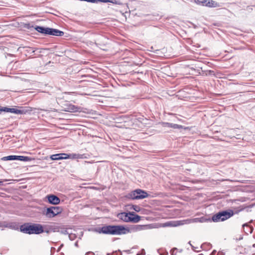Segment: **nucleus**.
I'll list each match as a JSON object with an SVG mask.
<instances>
[{
	"label": "nucleus",
	"mask_w": 255,
	"mask_h": 255,
	"mask_svg": "<svg viewBox=\"0 0 255 255\" xmlns=\"http://www.w3.org/2000/svg\"><path fill=\"white\" fill-rule=\"evenodd\" d=\"M112 255H122V253L120 251L119 252H117V251L115 252H113Z\"/></svg>",
	"instance_id": "c756f323"
},
{
	"label": "nucleus",
	"mask_w": 255,
	"mask_h": 255,
	"mask_svg": "<svg viewBox=\"0 0 255 255\" xmlns=\"http://www.w3.org/2000/svg\"><path fill=\"white\" fill-rule=\"evenodd\" d=\"M69 238L70 240H74L76 238V236L75 234H69Z\"/></svg>",
	"instance_id": "bb28decb"
},
{
	"label": "nucleus",
	"mask_w": 255,
	"mask_h": 255,
	"mask_svg": "<svg viewBox=\"0 0 255 255\" xmlns=\"http://www.w3.org/2000/svg\"><path fill=\"white\" fill-rule=\"evenodd\" d=\"M44 214L49 218H53L58 215V212L55 213L53 207L47 208Z\"/></svg>",
	"instance_id": "9d476101"
},
{
	"label": "nucleus",
	"mask_w": 255,
	"mask_h": 255,
	"mask_svg": "<svg viewBox=\"0 0 255 255\" xmlns=\"http://www.w3.org/2000/svg\"><path fill=\"white\" fill-rule=\"evenodd\" d=\"M221 216L222 221H225L234 215V211L232 210L222 211L219 212Z\"/></svg>",
	"instance_id": "20e7f679"
},
{
	"label": "nucleus",
	"mask_w": 255,
	"mask_h": 255,
	"mask_svg": "<svg viewBox=\"0 0 255 255\" xmlns=\"http://www.w3.org/2000/svg\"><path fill=\"white\" fill-rule=\"evenodd\" d=\"M120 11L121 12L123 13V10H120Z\"/></svg>",
	"instance_id": "ea45409f"
},
{
	"label": "nucleus",
	"mask_w": 255,
	"mask_h": 255,
	"mask_svg": "<svg viewBox=\"0 0 255 255\" xmlns=\"http://www.w3.org/2000/svg\"><path fill=\"white\" fill-rule=\"evenodd\" d=\"M8 113H11L16 114H22L24 113L23 110H18L14 108H8Z\"/></svg>",
	"instance_id": "dca6fc26"
},
{
	"label": "nucleus",
	"mask_w": 255,
	"mask_h": 255,
	"mask_svg": "<svg viewBox=\"0 0 255 255\" xmlns=\"http://www.w3.org/2000/svg\"><path fill=\"white\" fill-rule=\"evenodd\" d=\"M148 196V193L141 189H136L128 195V197L132 199H142Z\"/></svg>",
	"instance_id": "f03ea898"
},
{
	"label": "nucleus",
	"mask_w": 255,
	"mask_h": 255,
	"mask_svg": "<svg viewBox=\"0 0 255 255\" xmlns=\"http://www.w3.org/2000/svg\"><path fill=\"white\" fill-rule=\"evenodd\" d=\"M146 228V226H143V225H133L131 227H128V229L130 231V233L133 232H136L138 231H140L142 230L145 229Z\"/></svg>",
	"instance_id": "9b49d317"
},
{
	"label": "nucleus",
	"mask_w": 255,
	"mask_h": 255,
	"mask_svg": "<svg viewBox=\"0 0 255 255\" xmlns=\"http://www.w3.org/2000/svg\"><path fill=\"white\" fill-rule=\"evenodd\" d=\"M47 35L61 36L64 35V32L58 29L48 28Z\"/></svg>",
	"instance_id": "6e6552de"
},
{
	"label": "nucleus",
	"mask_w": 255,
	"mask_h": 255,
	"mask_svg": "<svg viewBox=\"0 0 255 255\" xmlns=\"http://www.w3.org/2000/svg\"><path fill=\"white\" fill-rule=\"evenodd\" d=\"M245 227H247L250 228L251 231H250V233H252V232L253 230V228L252 227L249 226L247 223H246V224H244V225H243V227L244 228Z\"/></svg>",
	"instance_id": "c85d7f7f"
},
{
	"label": "nucleus",
	"mask_w": 255,
	"mask_h": 255,
	"mask_svg": "<svg viewBox=\"0 0 255 255\" xmlns=\"http://www.w3.org/2000/svg\"><path fill=\"white\" fill-rule=\"evenodd\" d=\"M114 122H113V125H112L113 127H117L116 125H114Z\"/></svg>",
	"instance_id": "58836bf2"
},
{
	"label": "nucleus",
	"mask_w": 255,
	"mask_h": 255,
	"mask_svg": "<svg viewBox=\"0 0 255 255\" xmlns=\"http://www.w3.org/2000/svg\"><path fill=\"white\" fill-rule=\"evenodd\" d=\"M29 51H31L32 53L34 52V50H33V48L29 47Z\"/></svg>",
	"instance_id": "c9c22d12"
},
{
	"label": "nucleus",
	"mask_w": 255,
	"mask_h": 255,
	"mask_svg": "<svg viewBox=\"0 0 255 255\" xmlns=\"http://www.w3.org/2000/svg\"><path fill=\"white\" fill-rule=\"evenodd\" d=\"M32 27H33V26L31 25V24L29 23H25L24 25V27L27 28V29H30Z\"/></svg>",
	"instance_id": "cd10ccee"
},
{
	"label": "nucleus",
	"mask_w": 255,
	"mask_h": 255,
	"mask_svg": "<svg viewBox=\"0 0 255 255\" xmlns=\"http://www.w3.org/2000/svg\"><path fill=\"white\" fill-rule=\"evenodd\" d=\"M218 6V3L213 0H207L206 6L209 7H216Z\"/></svg>",
	"instance_id": "f3484780"
},
{
	"label": "nucleus",
	"mask_w": 255,
	"mask_h": 255,
	"mask_svg": "<svg viewBox=\"0 0 255 255\" xmlns=\"http://www.w3.org/2000/svg\"><path fill=\"white\" fill-rule=\"evenodd\" d=\"M189 244L191 245V246L192 247V249L193 251H196V250H195V248L194 247H193L191 244V243L190 242H189Z\"/></svg>",
	"instance_id": "f704fd0d"
},
{
	"label": "nucleus",
	"mask_w": 255,
	"mask_h": 255,
	"mask_svg": "<svg viewBox=\"0 0 255 255\" xmlns=\"http://www.w3.org/2000/svg\"><path fill=\"white\" fill-rule=\"evenodd\" d=\"M7 181V180H6V179H4L3 180H0V186L3 185V181Z\"/></svg>",
	"instance_id": "72a5a7b5"
},
{
	"label": "nucleus",
	"mask_w": 255,
	"mask_h": 255,
	"mask_svg": "<svg viewBox=\"0 0 255 255\" xmlns=\"http://www.w3.org/2000/svg\"><path fill=\"white\" fill-rule=\"evenodd\" d=\"M116 9V8H114V7L112 8V9Z\"/></svg>",
	"instance_id": "a19ab883"
},
{
	"label": "nucleus",
	"mask_w": 255,
	"mask_h": 255,
	"mask_svg": "<svg viewBox=\"0 0 255 255\" xmlns=\"http://www.w3.org/2000/svg\"><path fill=\"white\" fill-rule=\"evenodd\" d=\"M70 156L66 153H58L52 155L50 157L51 159L53 160H61L63 159H68Z\"/></svg>",
	"instance_id": "0eeeda50"
},
{
	"label": "nucleus",
	"mask_w": 255,
	"mask_h": 255,
	"mask_svg": "<svg viewBox=\"0 0 255 255\" xmlns=\"http://www.w3.org/2000/svg\"><path fill=\"white\" fill-rule=\"evenodd\" d=\"M77 108L75 106L72 105H69L68 106L67 110L65 111L70 112H74L77 111Z\"/></svg>",
	"instance_id": "aec40b11"
},
{
	"label": "nucleus",
	"mask_w": 255,
	"mask_h": 255,
	"mask_svg": "<svg viewBox=\"0 0 255 255\" xmlns=\"http://www.w3.org/2000/svg\"><path fill=\"white\" fill-rule=\"evenodd\" d=\"M163 126L164 127H168V128H173L174 129H182L183 128V127L182 125H179L176 124H172V123H163L162 124Z\"/></svg>",
	"instance_id": "f8f14e48"
},
{
	"label": "nucleus",
	"mask_w": 255,
	"mask_h": 255,
	"mask_svg": "<svg viewBox=\"0 0 255 255\" xmlns=\"http://www.w3.org/2000/svg\"><path fill=\"white\" fill-rule=\"evenodd\" d=\"M99 1V2H112V1L111 0H95V1L91 2V3H97Z\"/></svg>",
	"instance_id": "a878e982"
},
{
	"label": "nucleus",
	"mask_w": 255,
	"mask_h": 255,
	"mask_svg": "<svg viewBox=\"0 0 255 255\" xmlns=\"http://www.w3.org/2000/svg\"><path fill=\"white\" fill-rule=\"evenodd\" d=\"M80 156V154H74L72 155V157L73 158H79Z\"/></svg>",
	"instance_id": "7c9ffc66"
},
{
	"label": "nucleus",
	"mask_w": 255,
	"mask_h": 255,
	"mask_svg": "<svg viewBox=\"0 0 255 255\" xmlns=\"http://www.w3.org/2000/svg\"><path fill=\"white\" fill-rule=\"evenodd\" d=\"M128 217H129V220L128 222H132V223H137L138 222L141 217L136 214L134 212H128Z\"/></svg>",
	"instance_id": "423d86ee"
},
{
	"label": "nucleus",
	"mask_w": 255,
	"mask_h": 255,
	"mask_svg": "<svg viewBox=\"0 0 255 255\" xmlns=\"http://www.w3.org/2000/svg\"><path fill=\"white\" fill-rule=\"evenodd\" d=\"M16 160L20 161H27L29 160V157L28 156L16 155Z\"/></svg>",
	"instance_id": "412c9836"
},
{
	"label": "nucleus",
	"mask_w": 255,
	"mask_h": 255,
	"mask_svg": "<svg viewBox=\"0 0 255 255\" xmlns=\"http://www.w3.org/2000/svg\"><path fill=\"white\" fill-rule=\"evenodd\" d=\"M44 232H46V233H49V231L48 230H44Z\"/></svg>",
	"instance_id": "4c0bfd02"
},
{
	"label": "nucleus",
	"mask_w": 255,
	"mask_h": 255,
	"mask_svg": "<svg viewBox=\"0 0 255 255\" xmlns=\"http://www.w3.org/2000/svg\"><path fill=\"white\" fill-rule=\"evenodd\" d=\"M212 220L215 222H221L222 220L221 218L220 212H218L217 214L214 215L212 216Z\"/></svg>",
	"instance_id": "a211bd4d"
},
{
	"label": "nucleus",
	"mask_w": 255,
	"mask_h": 255,
	"mask_svg": "<svg viewBox=\"0 0 255 255\" xmlns=\"http://www.w3.org/2000/svg\"><path fill=\"white\" fill-rule=\"evenodd\" d=\"M85 255H95V254L92 252H89Z\"/></svg>",
	"instance_id": "473e14b6"
},
{
	"label": "nucleus",
	"mask_w": 255,
	"mask_h": 255,
	"mask_svg": "<svg viewBox=\"0 0 255 255\" xmlns=\"http://www.w3.org/2000/svg\"><path fill=\"white\" fill-rule=\"evenodd\" d=\"M48 202L53 205H58L60 203V198L55 195H49L46 196Z\"/></svg>",
	"instance_id": "39448f33"
},
{
	"label": "nucleus",
	"mask_w": 255,
	"mask_h": 255,
	"mask_svg": "<svg viewBox=\"0 0 255 255\" xmlns=\"http://www.w3.org/2000/svg\"><path fill=\"white\" fill-rule=\"evenodd\" d=\"M117 217H118L119 219L125 222H128V213L123 212L119 213L117 215Z\"/></svg>",
	"instance_id": "ddd939ff"
},
{
	"label": "nucleus",
	"mask_w": 255,
	"mask_h": 255,
	"mask_svg": "<svg viewBox=\"0 0 255 255\" xmlns=\"http://www.w3.org/2000/svg\"><path fill=\"white\" fill-rule=\"evenodd\" d=\"M139 207L137 206H133V209L136 211L138 212L139 211Z\"/></svg>",
	"instance_id": "2f4dec72"
},
{
	"label": "nucleus",
	"mask_w": 255,
	"mask_h": 255,
	"mask_svg": "<svg viewBox=\"0 0 255 255\" xmlns=\"http://www.w3.org/2000/svg\"><path fill=\"white\" fill-rule=\"evenodd\" d=\"M19 229L22 233L29 235H38L44 232L43 227L41 224L35 223H24L20 226Z\"/></svg>",
	"instance_id": "f257e3e1"
},
{
	"label": "nucleus",
	"mask_w": 255,
	"mask_h": 255,
	"mask_svg": "<svg viewBox=\"0 0 255 255\" xmlns=\"http://www.w3.org/2000/svg\"><path fill=\"white\" fill-rule=\"evenodd\" d=\"M176 225L173 224L171 222H168L163 224V227H173L176 226Z\"/></svg>",
	"instance_id": "b1692460"
},
{
	"label": "nucleus",
	"mask_w": 255,
	"mask_h": 255,
	"mask_svg": "<svg viewBox=\"0 0 255 255\" xmlns=\"http://www.w3.org/2000/svg\"><path fill=\"white\" fill-rule=\"evenodd\" d=\"M98 232L105 234H112V225L99 228L98 229Z\"/></svg>",
	"instance_id": "1a4fd4ad"
},
{
	"label": "nucleus",
	"mask_w": 255,
	"mask_h": 255,
	"mask_svg": "<svg viewBox=\"0 0 255 255\" xmlns=\"http://www.w3.org/2000/svg\"><path fill=\"white\" fill-rule=\"evenodd\" d=\"M113 4L120 5L125 9L127 7L126 0H113Z\"/></svg>",
	"instance_id": "2eb2a0df"
},
{
	"label": "nucleus",
	"mask_w": 255,
	"mask_h": 255,
	"mask_svg": "<svg viewBox=\"0 0 255 255\" xmlns=\"http://www.w3.org/2000/svg\"><path fill=\"white\" fill-rule=\"evenodd\" d=\"M53 209L55 213L58 212V214H60L62 211V208L58 206H53Z\"/></svg>",
	"instance_id": "5701e85b"
},
{
	"label": "nucleus",
	"mask_w": 255,
	"mask_h": 255,
	"mask_svg": "<svg viewBox=\"0 0 255 255\" xmlns=\"http://www.w3.org/2000/svg\"><path fill=\"white\" fill-rule=\"evenodd\" d=\"M75 246L76 247H78V242H76L75 243Z\"/></svg>",
	"instance_id": "e433bc0d"
},
{
	"label": "nucleus",
	"mask_w": 255,
	"mask_h": 255,
	"mask_svg": "<svg viewBox=\"0 0 255 255\" xmlns=\"http://www.w3.org/2000/svg\"><path fill=\"white\" fill-rule=\"evenodd\" d=\"M2 112L8 113V108L0 106V114H1Z\"/></svg>",
	"instance_id": "393cba45"
},
{
	"label": "nucleus",
	"mask_w": 255,
	"mask_h": 255,
	"mask_svg": "<svg viewBox=\"0 0 255 255\" xmlns=\"http://www.w3.org/2000/svg\"><path fill=\"white\" fill-rule=\"evenodd\" d=\"M195 2L203 6H206L207 0H195Z\"/></svg>",
	"instance_id": "4be33fe9"
},
{
	"label": "nucleus",
	"mask_w": 255,
	"mask_h": 255,
	"mask_svg": "<svg viewBox=\"0 0 255 255\" xmlns=\"http://www.w3.org/2000/svg\"><path fill=\"white\" fill-rule=\"evenodd\" d=\"M130 233L128 227L122 225H113V235H125Z\"/></svg>",
	"instance_id": "7ed1b4c3"
},
{
	"label": "nucleus",
	"mask_w": 255,
	"mask_h": 255,
	"mask_svg": "<svg viewBox=\"0 0 255 255\" xmlns=\"http://www.w3.org/2000/svg\"><path fill=\"white\" fill-rule=\"evenodd\" d=\"M35 29L38 32L47 35L48 27L46 28L43 26H36L35 27Z\"/></svg>",
	"instance_id": "4468645a"
},
{
	"label": "nucleus",
	"mask_w": 255,
	"mask_h": 255,
	"mask_svg": "<svg viewBox=\"0 0 255 255\" xmlns=\"http://www.w3.org/2000/svg\"><path fill=\"white\" fill-rule=\"evenodd\" d=\"M16 155H9L3 157L2 159L4 161L7 160H16Z\"/></svg>",
	"instance_id": "6ab92c4d"
}]
</instances>
